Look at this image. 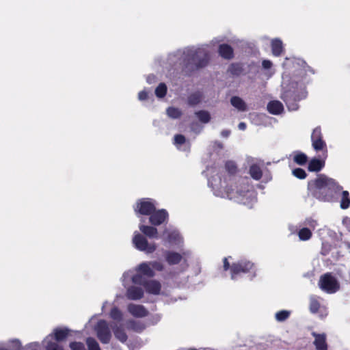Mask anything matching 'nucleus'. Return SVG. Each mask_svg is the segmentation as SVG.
Masks as SVG:
<instances>
[{
	"mask_svg": "<svg viewBox=\"0 0 350 350\" xmlns=\"http://www.w3.org/2000/svg\"><path fill=\"white\" fill-rule=\"evenodd\" d=\"M70 347L72 350H85L83 344L81 342H71Z\"/></svg>",
	"mask_w": 350,
	"mask_h": 350,
	"instance_id": "nucleus-45",
	"label": "nucleus"
},
{
	"mask_svg": "<svg viewBox=\"0 0 350 350\" xmlns=\"http://www.w3.org/2000/svg\"><path fill=\"white\" fill-rule=\"evenodd\" d=\"M254 269V265L246 260H241L232 265L230 267L231 279L236 280L241 273H247Z\"/></svg>",
	"mask_w": 350,
	"mask_h": 350,
	"instance_id": "nucleus-12",
	"label": "nucleus"
},
{
	"mask_svg": "<svg viewBox=\"0 0 350 350\" xmlns=\"http://www.w3.org/2000/svg\"><path fill=\"white\" fill-rule=\"evenodd\" d=\"M308 187L314 198L323 202L335 200L342 189L335 180L324 174H320L315 180L310 181Z\"/></svg>",
	"mask_w": 350,
	"mask_h": 350,
	"instance_id": "nucleus-3",
	"label": "nucleus"
},
{
	"mask_svg": "<svg viewBox=\"0 0 350 350\" xmlns=\"http://www.w3.org/2000/svg\"><path fill=\"white\" fill-rule=\"evenodd\" d=\"M340 193V206L342 209H347L350 206V197L347 191H342V189L338 193Z\"/></svg>",
	"mask_w": 350,
	"mask_h": 350,
	"instance_id": "nucleus-31",
	"label": "nucleus"
},
{
	"mask_svg": "<svg viewBox=\"0 0 350 350\" xmlns=\"http://www.w3.org/2000/svg\"><path fill=\"white\" fill-rule=\"evenodd\" d=\"M238 128L240 130L244 131L246 129V124L244 122H240L238 125Z\"/></svg>",
	"mask_w": 350,
	"mask_h": 350,
	"instance_id": "nucleus-51",
	"label": "nucleus"
},
{
	"mask_svg": "<svg viewBox=\"0 0 350 350\" xmlns=\"http://www.w3.org/2000/svg\"><path fill=\"white\" fill-rule=\"evenodd\" d=\"M143 221L141 219L139 228L140 231L146 237L149 238H157L158 230L155 227L147 226L142 224Z\"/></svg>",
	"mask_w": 350,
	"mask_h": 350,
	"instance_id": "nucleus-24",
	"label": "nucleus"
},
{
	"mask_svg": "<svg viewBox=\"0 0 350 350\" xmlns=\"http://www.w3.org/2000/svg\"><path fill=\"white\" fill-rule=\"evenodd\" d=\"M293 160L298 165H303L306 163L308 161V157L306 154L301 152H294L291 154Z\"/></svg>",
	"mask_w": 350,
	"mask_h": 350,
	"instance_id": "nucleus-32",
	"label": "nucleus"
},
{
	"mask_svg": "<svg viewBox=\"0 0 350 350\" xmlns=\"http://www.w3.org/2000/svg\"><path fill=\"white\" fill-rule=\"evenodd\" d=\"M325 166V161L323 159H312L308 163V170L310 172H319Z\"/></svg>",
	"mask_w": 350,
	"mask_h": 350,
	"instance_id": "nucleus-28",
	"label": "nucleus"
},
{
	"mask_svg": "<svg viewBox=\"0 0 350 350\" xmlns=\"http://www.w3.org/2000/svg\"><path fill=\"white\" fill-rule=\"evenodd\" d=\"M161 319V315L160 314H154L152 315L149 321L152 325H155L159 322Z\"/></svg>",
	"mask_w": 350,
	"mask_h": 350,
	"instance_id": "nucleus-47",
	"label": "nucleus"
},
{
	"mask_svg": "<svg viewBox=\"0 0 350 350\" xmlns=\"http://www.w3.org/2000/svg\"><path fill=\"white\" fill-rule=\"evenodd\" d=\"M236 165L232 161L226 163V172L222 177L218 174L208 179V185L214 194L221 198H227L252 208L256 202V194L249 183L248 178L235 180L233 176Z\"/></svg>",
	"mask_w": 350,
	"mask_h": 350,
	"instance_id": "nucleus-1",
	"label": "nucleus"
},
{
	"mask_svg": "<svg viewBox=\"0 0 350 350\" xmlns=\"http://www.w3.org/2000/svg\"><path fill=\"white\" fill-rule=\"evenodd\" d=\"M230 103L239 111H246L247 110L246 103L239 96H232L230 98Z\"/></svg>",
	"mask_w": 350,
	"mask_h": 350,
	"instance_id": "nucleus-26",
	"label": "nucleus"
},
{
	"mask_svg": "<svg viewBox=\"0 0 350 350\" xmlns=\"http://www.w3.org/2000/svg\"><path fill=\"white\" fill-rule=\"evenodd\" d=\"M154 80V76H148V78H147V81L148 83H151L152 81Z\"/></svg>",
	"mask_w": 350,
	"mask_h": 350,
	"instance_id": "nucleus-53",
	"label": "nucleus"
},
{
	"mask_svg": "<svg viewBox=\"0 0 350 350\" xmlns=\"http://www.w3.org/2000/svg\"><path fill=\"white\" fill-rule=\"evenodd\" d=\"M309 299V309L311 313L317 314L321 318L325 317L327 315V308L326 306L321 303L320 297L312 295Z\"/></svg>",
	"mask_w": 350,
	"mask_h": 350,
	"instance_id": "nucleus-13",
	"label": "nucleus"
},
{
	"mask_svg": "<svg viewBox=\"0 0 350 350\" xmlns=\"http://www.w3.org/2000/svg\"><path fill=\"white\" fill-rule=\"evenodd\" d=\"M198 119L203 123H207L211 119V116L208 111H200L196 113Z\"/></svg>",
	"mask_w": 350,
	"mask_h": 350,
	"instance_id": "nucleus-36",
	"label": "nucleus"
},
{
	"mask_svg": "<svg viewBox=\"0 0 350 350\" xmlns=\"http://www.w3.org/2000/svg\"><path fill=\"white\" fill-rule=\"evenodd\" d=\"M108 304V302L107 301H105L103 303V306H102V310L104 311L105 308H106L107 305Z\"/></svg>",
	"mask_w": 350,
	"mask_h": 350,
	"instance_id": "nucleus-54",
	"label": "nucleus"
},
{
	"mask_svg": "<svg viewBox=\"0 0 350 350\" xmlns=\"http://www.w3.org/2000/svg\"><path fill=\"white\" fill-rule=\"evenodd\" d=\"M298 236L301 241H308L312 237L311 230L308 228H302L298 232Z\"/></svg>",
	"mask_w": 350,
	"mask_h": 350,
	"instance_id": "nucleus-34",
	"label": "nucleus"
},
{
	"mask_svg": "<svg viewBox=\"0 0 350 350\" xmlns=\"http://www.w3.org/2000/svg\"><path fill=\"white\" fill-rule=\"evenodd\" d=\"M151 268L154 269L157 271H161L163 269V265L161 262L153 261L150 262Z\"/></svg>",
	"mask_w": 350,
	"mask_h": 350,
	"instance_id": "nucleus-46",
	"label": "nucleus"
},
{
	"mask_svg": "<svg viewBox=\"0 0 350 350\" xmlns=\"http://www.w3.org/2000/svg\"><path fill=\"white\" fill-rule=\"evenodd\" d=\"M174 144L176 147L183 151H188L190 148V144L183 135H176L174 137Z\"/></svg>",
	"mask_w": 350,
	"mask_h": 350,
	"instance_id": "nucleus-22",
	"label": "nucleus"
},
{
	"mask_svg": "<svg viewBox=\"0 0 350 350\" xmlns=\"http://www.w3.org/2000/svg\"><path fill=\"white\" fill-rule=\"evenodd\" d=\"M142 274L152 277L154 275V271L151 268L150 262H142L139 265L135 270L126 271L122 275V284L124 286L127 284V281L131 280L132 283L135 284H141L144 282Z\"/></svg>",
	"mask_w": 350,
	"mask_h": 350,
	"instance_id": "nucleus-6",
	"label": "nucleus"
},
{
	"mask_svg": "<svg viewBox=\"0 0 350 350\" xmlns=\"http://www.w3.org/2000/svg\"><path fill=\"white\" fill-rule=\"evenodd\" d=\"M291 314V312L288 310H280L275 313V319L278 321H284L287 319Z\"/></svg>",
	"mask_w": 350,
	"mask_h": 350,
	"instance_id": "nucleus-38",
	"label": "nucleus"
},
{
	"mask_svg": "<svg viewBox=\"0 0 350 350\" xmlns=\"http://www.w3.org/2000/svg\"><path fill=\"white\" fill-rule=\"evenodd\" d=\"M293 65L292 76L284 74L282 82V98L286 103L288 109L295 111L298 109L297 101L306 96L304 81L310 71L306 62L299 58H286L284 66Z\"/></svg>",
	"mask_w": 350,
	"mask_h": 350,
	"instance_id": "nucleus-2",
	"label": "nucleus"
},
{
	"mask_svg": "<svg viewBox=\"0 0 350 350\" xmlns=\"http://www.w3.org/2000/svg\"><path fill=\"white\" fill-rule=\"evenodd\" d=\"M163 237L165 243L171 246L180 247L183 243L182 237L175 228L171 227L165 228L163 232Z\"/></svg>",
	"mask_w": 350,
	"mask_h": 350,
	"instance_id": "nucleus-11",
	"label": "nucleus"
},
{
	"mask_svg": "<svg viewBox=\"0 0 350 350\" xmlns=\"http://www.w3.org/2000/svg\"><path fill=\"white\" fill-rule=\"evenodd\" d=\"M148 97V94L146 90H142L138 94V98L139 100H144Z\"/></svg>",
	"mask_w": 350,
	"mask_h": 350,
	"instance_id": "nucleus-48",
	"label": "nucleus"
},
{
	"mask_svg": "<svg viewBox=\"0 0 350 350\" xmlns=\"http://www.w3.org/2000/svg\"><path fill=\"white\" fill-rule=\"evenodd\" d=\"M126 310L131 316L135 318H144L148 314V310L140 304H129Z\"/></svg>",
	"mask_w": 350,
	"mask_h": 350,
	"instance_id": "nucleus-16",
	"label": "nucleus"
},
{
	"mask_svg": "<svg viewBox=\"0 0 350 350\" xmlns=\"http://www.w3.org/2000/svg\"><path fill=\"white\" fill-rule=\"evenodd\" d=\"M267 108L269 113L274 115H279L284 111L283 105L278 100L270 101Z\"/></svg>",
	"mask_w": 350,
	"mask_h": 350,
	"instance_id": "nucleus-25",
	"label": "nucleus"
},
{
	"mask_svg": "<svg viewBox=\"0 0 350 350\" xmlns=\"http://www.w3.org/2000/svg\"><path fill=\"white\" fill-rule=\"evenodd\" d=\"M167 114L170 118L175 119L179 118L181 116L182 112L179 109L171 107L167 108Z\"/></svg>",
	"mask_w": 350,
	"mask_h": 350,
	"instance_id": "nucleus-37",
	"label": "nucleus"
},
{
	"mask_svg": "<svg viewBox=\"0 0 350 350\" xmlns=\"http://www.w3.org/2000/svg\"><path fill=\"white\" fill-rule=\"evenodd\" d=\"M312 146L316 152L323 151L324 158L327 157V146L325 142L323 139V135L320 127H316L313 129L311 135Z\"/></svg>",
	"mask_w": 350,
	"mask_h": 350,
	"instance_id": "nucleus-10",
	"label": "nucleus"
},
{
	"mask_svg": "<svg viewBox=\"0 0 350 350\" xmlns=\"http://www.w3.org/2000/svg\"><path fill=\"white\" fill-rule=\"evenodd\" d=\"M273 66L272 62L270 60L265 59L262 62V66L264 69L268 70V72L267 73V75L270 77L272 76L274 73V71L271 70V67Z\"/></svg>",
	"mask_w": 350,
	"mask_h": 350,
	"instance_id": "nucleus-42",
	"label": "nucleus"
},
{
	"mask_svg": "<svg viewBox=\"0 0 350 350\" xmlns=\"http://www.w3.org/2000/svg\"><path fill=\"white\" fill-rule=\"evenodd\" d=\"M219 53L221 57L226 59H230L232 57V49L227 44L220 45Z\"/></svg>",
	"mask_w": 350,
	"mask_h": 350,
	"instance_id": "nucleus-33",
	"label": "nucleus"
},
{
	"mask_svg": "<svg viewBox=\"0 0 350 350\" xmlns=\"http://www.w3.org/2000/svg\"><path fill=\"white\" fill-rule=\"evenodd\" d=\"M167 92V87L165 83H160L155 90V94L159 98H163Z\"/></svg>",
	"mask_w": 350,
	"mask_h": 350,
	"instance_id": "nucleus-40",
	"label": "nucleus"
},
{
	"mask_svg": "<svg viewBox=\"0 0 350 350\" xmlns=\"http://www.w3.org/2000/svg\"><path fill=\"white\" fill-rule=\"evenodd\" d=\"M342 224L350 232V217H344L342 219Z\"/></svg>",
	"mask_w": 350,
	"mask_h": 350,
	"instance_id": "nucleus-49",
	"label": "nucleus"
},
{
	"mask_svg": "<svg viewBox=\"0 0 350 350\" xmlns=\"http://www.w3.org/2000/svg\"><path fill=\"white\" fill-rule=\"evenodd\" d=\"M131 280L127 281L126 296L129 299L131 300H139L144 296V291L141 287L137 286V284H133L129 286Z\"/></svg>",
	"mask_w": 350,
	"mask_h": 350,
	"instance_id": "nucleus-15",
	"label": "nucleus"
},
{
	"mask_svg": "<svg viewBox=\"0 0 350 350\" xmlns=\"http://www.w3.org/2000/svg\"><path fill=\"white\" fill-rule=\"evenodd\" d=\"M125 327L135 332H142L146 328V325L142 321L129 319L125 321Z\"/></svg>",
	"mask_w": 350,
	"mask_h": 350,
	"instance_id": "nucleus-19",
	"label": "nucleus"
},
{
	"mask_svg": "<svg viewBox=\"0 0 350 350\" xmlns=\"http://www.w3.org/2000/svg\"><path fill=\"white\" fill-rule=\"evenodd\" d=\"M156 201L151 198H142L139 200L135 206V212L137 214L150 215L156 209Z\"/></svg>",
	"mask_w": 350,
	"mask_h": 350,
	"instance_id": "nucleus-9",
	"label": "nucleus"
},
{
	"mask_svg": "<svg viewBox=\"0 0 350 350\" xmlns=\"http://www.w3.org/2000/svg\"><path fill=\"white\" fill-rule=\"evenodd\" d=\"M90 329H92L96 333L97 337L103 343L109 342L111 334L108 323L105 320H98L96 316L92 317L85 325V331L87 334H90Z\"/></svg>",
	"mask_w": 350,
	"mask_h": 350,
	"instance_id": "nucleus-5",
	"label": "nucleus"
},
{
	"mask_svg": "<svg viewBox=\"0 0 350 350\" xmlns=\"http://www.w3.org/2000/svg\"><path fill=\"white\" fill-rule=\"evenodd\" d=\"M0 348H1V350H9V349L5 348L3 345H0Z\"/></svg>",
	"mask_w": 350,
	"mask_h": 350,
	"instance_id": "nucleus-55",
	"label": "nucleus"
},
{
	"mask_svg": "<svg viewBox=\"0 0 350 350\" xmlns=\"http://www.w3.org/2000/svg\"><path fill=\"white\" fill-rule=\"evenodd\" d=\"M201 98L202 96L199 92L192 94L188 98L189 104L191 105H197L200 102Z\"/></svg>",
	"mask_w": 350,
	"mask_h": 350,
	"instance_id": "nucleus-39",
	"label": "nucleus"
},
{
	"mask_svg": "<svg viewBox=\"0 0 350 350\" xmlns=\"http://www.w3.org/2000/svg\"><path fill=\"white\" fill-rule=\"evenodd\" d=\"M147 293L153 295H158L161 291V284L154 280L143 282L142 284Z\"/></svg>",
	"mask_w": 350,
	"mask_h": 350,
	"instance_id": "nucleus-20",
	"label": "nucleus"
},
{
	"mask_svg": "<svg viewBox=\"0 0 350 350\" xmlns=\"http://www.w3.org/2000/svg\"><path fill=\"white\" fill-rule=\"evenodd\" d=\"M109 318L113 321V324L125 323L124 322V314L117 306H113L109 313Z\"/></svg>",
	"mask_w": 350,
	"mask_h": 350,
	"instance_id": "nucleus-21",
	"label": "nucleus"
},
{
	"mask_svg": "<svg viewBox=\"0 0 350 350\" xmlns=\"http://www.w3.org/2000/svg\"><path fill=\"white\" fill-rule=\"evenodd\" d=\"M46 350H63L62 347L56 342L53 341V336L49 334L44 340Z\"/></svg>",
	"mask_w": 350,
	"mask_h": 350,
	"instance_id": "nucleus-27",
	"label": "nucleus"
},
{
	"mask_svg": "<svg viewBox=\"0 0 350 350\" xmlns=\"http://www.w3.org/2000/svg\"><path fill=\"white\" fill-rule=\"evenodd\" d=\"M230 258V257H228V258H224V260H223V267H224V269L225 271H227L228 269H230V262H229V259Z\"/></svg>",
	"mask_w": 350,
	"mask_h": 350,
	"instance_id": "nucleus-50",
	"label": "nucleus"
},
{
	"mask_svg": "<svg viewBox=\"0 0 350 350\" xmlns=\"http://www.w3.org/2000/svg\"><path fill=\"white\" fill-rule=\"evenodd\" d=\"M111 328L117 340L121 342H125L126 341L128 336L124 330V328H126L125 323H120L119 325L112 324Z\"/></svg>",
	"mask_w": 350,
	"mask_h": 350,
	"instance_id": "nucleus-17",
	"label": "nucleus"
},
{
	"mask_svg": "<svg viewBox=\"0 0 350 350\" xmlns=\"http://www.w3.org/2000/svg\"><path fill=\"white\" fill-rule=\"evenodd\" d=\"M207 45L196 47L191 46L178 51L175 54L180 64H195L198 68L204 66L208 61Z\"/></svg>",
	"mask_w": 350,
	"mask_h": 350,
	"instance_id": "nucleus-4",
	"label": "nucleus"
},
{
	"mask_svg": "<svg viewBox=\"0 0 350 350\" xmlns=\"http://www.w3.org/2000/svg\"><path fill=\"white\" fill-rule=\"evenodd\" d=\"M293 174L299 178V179H304L306 177V172L303 170V169H301V168H297V169H295L293 171Z\"/></svg>",
	"mask_w": 350,
	"mask_h": 350,
	"instance_id": "nucleus-43",
	"label": "nucleus"
},
{
	"mask_svg": "<svg viewBox=\"0 0 350 350\" xmlns=\"http://www.w3.org/2000/svg\"><path fill=\"white\" fill-rule=\"evenodd\" d=\"M132 243L137 250L148 254L153 253L157 247L155 243L148 242L147 239L137 231L133 233Z\"/></svg>",
	"mask_w": 350,
	"mask_h": 350,
	"instance_id": "nucleus-7",
	"label": "nucleus"
},
{
	"mask_svg": "<svg viewBox=\"0 0 350 350\" xmlns=\"http://www.w3.org/2000/svg\"><path fill=\"white\" fill-rule=\"evenodd\" d=\"M272 53L275 56H279L283 51V43L281 40L275 38L271 40Z\"/></svg>",
	"mask_w": 350,
	"mask_h": 350,
	"instance_id": "nucleus-30",
	"label": "nucleus"
},
{
	"mask_svg": "<svg viewBox=\"0 0 350 350\" xmlns=\"http://www.w3.org/2000/svg\"><path fill=\"white\" fill-rule=\"evenodd\" d=\"M250 174L255 180H259L262 177V171L259 166L253 165L250 167Z\"/></svg>",
	"mask_w": 350,
	"mask_h": 350,
	"instance_id": "nucleus-35",
	"label": "nucleus"
},
{
	"mask_svg": "<svg viewBox=\"0 0 350 350\" xmlns=\"http://www.w3.org/2000/svg\"><path fill=\"white\" fill-rule=\"evenodd\" d=\"M218 145H219V146L220 148H221V144H218Z\"/></svg>",
	"mask_w": 350,
	"mask_h": 350,
	"instance_id": "nucleus-56",
	"label": "nucleus"
},
{
	"mask_svg": "<svg viewBox=\"0 0 350 350\" xmlns=\"http://www.w3.org/2000/svg\"><path fill=\"white\" fill-rule=\"evenodd\" d=\"M168 218V213L165 209H156L150 215L149 221L153 226H159Z\"/></svg>",
	"mask_w": 350,
	"mask_h": 350,
	"instance_id": "nucleus-14",
	"label": "nucleus"
},
{
	"mask_svg": "<svg viewBox=\"0 0 350 350\" xmlns=\"http://www.w3.org/2000/svg\"><path fill=\"white\" fill-rule=\"evenodd\" d=\"M221 134L223 137H227L230 135V131H223Z\"/></svg>",
	"mask_w": 350,
	"mask_h": 350,
	"instance_id": "nucleus-52",
	"label": "nucleus"
},
{
	"mask_svg": "<svg viewBox=\"0 0 350 350\" xmlns=\"http://www.w3.org/2000/svg\"><path fill=\"white\" fill-rule=\"evenodd\" d=\"M312 335L314 338L313 344L315 346L316 350H327L325 334H318L316 332H312Z\"/></svg>",
	"mask_w": 350,
	"mask_h": 350,
	"instance_id": "nucleus-18",
	"label": "nucleus"
},
{
	"mask_svg": "<svg viewBox=\"0 0 350 350\" xmlns=\"http://www.w3.org/2000/svg\"><path fill=\"white\" fill-rule=\"evenodd\" d=\"M86 342L89 350H100L99 345L95 339L88 338Z\"/></svg>",
	"mask_w": 350,
	"mask_h": 350,
	"instance_id": "nucleus-41",
	"label": "nucleus"
},
{
	"mask_svg": "<svg viewBox=\"0 0 350 350\" xmlns=\"http://www.w3.org/2000/svg\"><path fill=\"white\" fill-rule=\"evenodd\" d=\"M166 261L170 265L178 264L182 259V256L174 252L167 251L165 254Z\"/></svg>",
	"mask_w": 350,
	"mask_h": 350,
	"instance_id": "nucleus-29",
	"label": "nucleus"
},
{
	"mask_svg": "<svg viewBox=\"0 0 350 350\" xmlns=\"http://www.w3.org/2000/svg\"><path fill=\"white\" fill-rule=\"evenodd\" d=\"M304 225L309 226L310 228L314 230L317 226V222L312 218H308L305 220Z\"/></svg>",
	"mask_w": 350,
	"mask_h": 350,
	"instance_id": "nucleus-44",
	"label": "nucleus"
},
{
	"mask_svg": "<svg viewBox=\"0 0 350 350\" xmlns=\"http://www.w3.org/2000/svg\"><path fill=\"white\" fill-rule=\"evenodd\" d=\"M72 332V331L66 327H59L55 329L53 333L51 334L53 336V340H55L56 341H62L71 335Z\"/></svg>",
	"mask_w": 350,
	"mask_h": 350,
	"instance_id": "nucleus-23",
	"label": "nucleus"
},
{
	"mask_svg": "<svg viewBox=\"0 0 350 350\" xmlns=\"http://www.w3.org/2000/svg\"><path fill=\"white\" fill-rule=\"evenodd\" d=\"M319 286L323 291L329 294L334 293L340 288L339 282L331 273H325L321 276Z\"/></svg>",
	"mask_w": 350,
	"mask_h": 350,
	"instance_id": "nucleus-8",
	"label": "nucleus"
}]
</instances>
